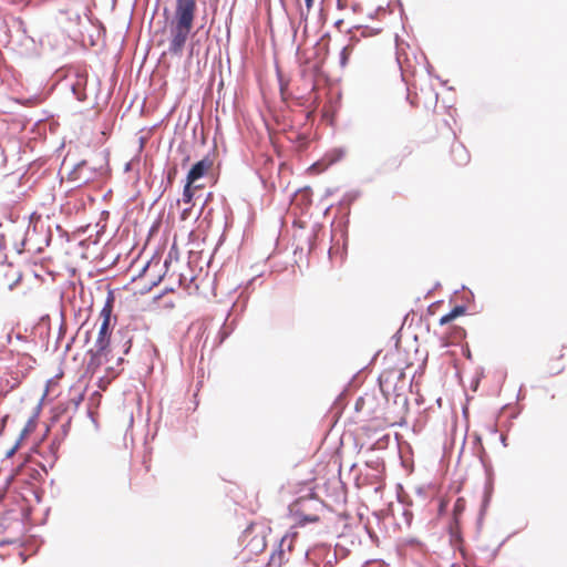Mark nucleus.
Segmentation results:
<instances>
[{
	"label": "nucleus",
	"mask_w": 567,
	"mask_h": 567,
	"mask_svg": "<svg viewBox=\"0 0 567 567\" xmlns=\"http://www.w3.org/2000/svg\"><path fill=\"white\" fill-rule=\"evenodd\" d=\"M6 249V237L3 234L0 235V251Z\"/></svg>",
	"instance_id": "nucleus-21"
},
{
	"label": "nucleus",
	"mask_w": 567,
	"mask_h": 567,
	"mask_svg": "<svg viewBox=\"0 0 567 567\" xmlns=\"http://www.w3.org/2000/svg\"><path fill=\"white\" fill-rule=\"evenodd\" d=\"M209 166L210 163L207 159L198 161L189 169L186 177V182L194 184L196 181H198L206 174Z\"/></svg>",
	"instance_id": "nucleus-5"
},
{
	"label": "nucleus",
	"mask_w": 567,
	"mask_h": 567,
	"mask_svg": "<svg viewBox=\"0 0 567 567\" xmlns=\"http://www.w3.org/2000/svg\"><path fill=\"white\" fill-rule=\"evenodd\" d=\"M451 154L453 161L460 166L466 165L470 162V153L461 143H455L452 145Z\"/></svg>",
	"instance_id": "nucleus-6"
},
{
	"label": "nucleus",
	"mask_w": 567,
	"mask_h": 567,
	"mask_svg": "<svg viewBox=\"0 0 567 567\" xmlns=\"http://www.w3.org/2000/svg\"><path fill=\"white\" fill-rule=\"evenodd\" d=\"M194 24L172 21L171 23V41L168 52L172 55H182L186 41L193 30Z\"/></svg>",
	"instance_id": "nucleus-1"
},
{
	"label": "nucleus",
	"mask_w": 567,
	"mask_h": 567,
	"mask_svg": "<svg viewBox=\"0 0 567 567\" xmlns=\"http://www.w3.org/2000/svg\"><path fill=\"white\" fill-rule=\"evenodd\" d=\"M327 558L328 563L330 564L331 561L337 560V555L336 553H328Z\"/></svg>",
	"instance_id": "nucleus-23"
},
{
	"label": "nucleus",
	"mask_w": 567,
	"mask_h": 567,
	"mask_svg": "<svg viewBox=\"0 0 567 567\" xmlns=\"http://www.w3.org/2000/svg\"><path fill=\"white\" fill-rule=\"evenodd\" d=\"M197 10L196 0H176L172 21L194 24Z\"/></svg>",
	"instance_id": "nucleus-3"
},
{
	"label": "nucleus",
	"mask_w": 567,
	"mask_h": 567,
	"mask_svg": "<svg viewBox=\"0 0 567 567\" xmlns=\"http://www.w3.org/2000/svg\"><path fill=\"white\" fill-rule=\"evenodd\" d=\"M460 501H461V499H457V502H456V504H455V507H454V509H455V511L461 509Z\"/></svg>",
	"instance_id": "nucleus-26"
},
{
	"label": "nucleus",
	"mask_w": 567,
	"mask_h": 567,
	"mask_svg": "<svg viewBox=\"0 0 567 567\" xmlns=\"http://www.w3.org/2000/svg\"><path fill=\"white\" fill-rule=\"evenodd\" d=\"M466 307L465 306H455L449 313L444 315L440 319V324H446L451 322L452 320L456 319L457 317L465 313Z\"/></svg>",
	"instance_id": "nucleus-8"
},
{
	"label": "nucleus",
	"mask_w": 567,
	"mask_h": 567,
	"mask_svg": "<svg viewBox=\"0 0 567 567\" xmlns=\"http://www.w3.org/2000/svg\"><path fill=\"white\" fill-rule=\"evenodd\" d=\"M161 280H162V276H158L156 279L152 280L147 287H145L144 291L145 292L150 291L153 287L157 286Z\"/></svg>",
	"instance_id": "nucleus-18"
},
{
	"label": "nucleus",
	"mask_w": 567,
	"mask_h": 567,
	"mask_svg": "<svg viewBox=\"0 0 567 567\" xmlns=\"http://www.w3.org/2000/svg\"><path fill=\"white\" fill-rule=\"evenodd\" d=\"M360 193L357 190L347 193L343 198L340 200L341 206H349L351 203H353L358 197Z\"/></svg>",
	"instance_id": "nucleus-12"
},
{
	"label": "nucleus",
	"mask_w": 567,
	"mask_h": 567,
	"mask_svg": "<svg viewBox=\"0 0 567 567\" xmlns=\"http://www.w3.org/2000/svg\"><path fill=\"white\" fill-rule=\"evenodd\" d=\"M128 349H130V346H127L124 350V353H127L128 352Z\"/></svg>",
	"instance_id": "nucleus-28"
},
{
	"label": "nucleus",
	"mask_w": 567,
	"mask_h": 567,
	"mask_svg": "<svg viewBox=\"0 0 567 567\" xmlns=\"http://www.w3.org/2000/svg\"><path fill=\"white\" fill-rule=\"evenodd\" d=\"M19 445H20V440H17L16 444L7 452V454H6L7 457L13 456V454L18 450Z\"/></svg>",
	"instance_id": "nucleus-19"
},
{
	"label": "nucleus",
	"mask_w": 567,
	"mask_h": 567,
	"mask_svg": "<svg viewBox=\"0 0 567 567\" xmlns=\"http://www.w3.org/2000/svg\"><path fill=\"white\" fill-rule=\"evenodd\" d=\"M318 520H319V517L316 516V515H303L302 518L300 519V523L301 524L315 523V522H318Z\"/></svg>",
	"instance_id": "nucleus-15"
},
{
	"label": "nucleus",
	"mask_w": 567,
	"mask_h": 567,
	"mask_svg": "<svg viewBox=\"0 0 567 567\" xmlns=\"http://www.w3.org/2000/svg\"><path fill=\"white\" fill-rule=\"evenodd\" d=\"M233 331V328H229L227 327V323L224 322L223 327L220 328V330L218 331V343H223L225 341V339Z\"/></svg>",
	"instance_id": "nucleus-13"
},
{
	"label": "nucleus",
	"mask_w": 567,
	"mask_h": 567,
	"mask_svg": "<svg viewBox=\"0 0 567 567\" xmlns=\"http://www.w3.org/2000/svg\"><path fill=\"white\" fill-rule=\"evenodd\" d=\"M72 93L78 101H85L86 94L84 89L81 87V81L79 80L75 84H72Z\"/></svg>",
	"instance_id": "nucleus-10"
},
{
	"label": "nucleus",
	"mask_w": 567,
	"mask_h": 567,
	"mask_svg": "<svg viewBox=\"0 0 567 567\" xmlns=\"http://www.w3.org/2000/svg\"><path fill=\"white\" fill-rule=\"evenodd\" d=\"M192 183L186 182L184 186L182 200L185 204H189L193 200L194 190L192 189Z\"/></svg>",
	"instance_id": "nucleus-11"
},
{
	"label": "nucleus",
	"mask_w": 567,
	"mask_h": 567,
	"mask_svg": "<svg viewBox=\"0 0 567 567\" xmlns=\"http://www.w3.org/2000/svg\"><path fill=\"white\" fill-rule=\"evenodd\" d=\"M305 3H306V6H307V8L309 9V8H311V7H312V4H313V0H305Z\"/></svg>",
	"instance_id": "nucleus-25"
},
{
	"label": "nucleus",
	"mask_w": 567,
	"mask_h": 567,
	"mask_svg": "<svg viewBox=\"0 0 567 567\" xmlns=\"http://www.w3.org/2000/svg\"><path fill=\"white\" fill-rule=\"evenodd\" d=\"M28 432H29V427H28V426H25V427L21 431L20 436H19V439H18V440H20V443H21V442H22V440L25 437V435L28 434Z\"/></svg>",
	"instance_id": "nucleus-22"
},
{
	"label": "nucleus",
	"mask_w": 567,
	"mask_h": 567,
	"mask_svg": "<svg viewBox=\"0 0 567 567\" xmlns=\"http://www.w3.org/2000/svg\"><path fill=\"white\" fill-rule=\"evenodd\" d=\"M110 346V324L102 322L94 347L87 351L91 357L90 365L100 364V358Z\"/></svg>",
	"instance_id": "nucleus-2"
},
{
	"label": "nucleus",
	"mask_w": 567,
	"mask_h": 567,
	"mask_svg": "<svg viewBox=\"0 0 567 567\" xmlns=\"http://www.w3.org/2000/svg\"><path fill=\"white\" fill-rule=\"evenodd\" d=\"M114 297L112 292H109L106 301L101 310L102 322L111 324V317L113 311Z\"/></svg>",
	"instance_id": "nucleus-7"
},
{
	"label": "nucleus",
	"mask_w": 567,
	"mask_h": 567,
	"mask_svg": "<svg viewBox=\"0 0 567 567\" xmlns=\"http://www.w3.org/2000/svg\"><path fill=\"white\" fill-rule=\"evenodd\" d=\"M346 155V150L342 147L333 148L330 152L326 154L324 159L328 162L329 165L334 164L342 159Z\"/></svg>",
	"instance_id": "nucleus-9"
},
{
	"label": "nucleus",
	"mask_w": 567,
	"mask_h": 567,
	"mask_svg": "<svg viewBox=\"0 0 567 567\" xmlns=\"http://www.w3.org/2000/svg\"><path fill=\"white\" fill-rule=\"evenodd\" d=\"M176 174H177V167L176 166H174V167L168 169V172H167V182H168V184L173 183Z\"/></svg>",
	"instance_id": "nucleus-16"
},
{
	"label": "nucleus",
	"mask_w": 567,
	"mask_h": 567,
	"mask_svg": "<svg viewBox=\"0 0 567 567\" xmlns=\"http://www.w3.org/2000/svg\"><path fill=\"white\" fill-rule=\"evenodd\" d=\"M95 176V171L87 167L86 161H81L74 165L69 174V179L76 183L78 186L87 184Z\"/></svg>",
	"instance_id": "nucleus-4"
},
{
	"label": "nucleus",
	"mask_w": 567,
	"mask_h": 567,
	"mask_svg": "<svg viewBox=\"0 0 567 567\" xmlns=\"http://www.w3.org/2000/svg\"><path fill=\"white\" fill-rule=\"evenodd\" d=\"M305 498H298L293 504L290 505V512H298V509L301 507L302 503H305Z\"/></svg>",
	"instance_id": "nucleus-17"
},
{
	"label": "nucleus",
	"mask_w": 567,
	"mask_h": 567,
	"mask_svg": "<svg viewBox=\"0 0 567 567\" xmlns=\"http://www.w3.org/2000/svg\"><path fill=\"white\" fill-rule=\"evenodd\" d=\"M11 340H12V336H11V332H9L7 336H6V342L2 344L3 347L7 346V344H10L11 343Z\"/></svg>",
	"instance_id": "nucleus-24"
},
{
	"label": "nucleus",
	"mask_w": 567,
	"mask_h": 567,
	"mask_svg": "<svg viewBox=\"0 0 567 567\" xmlns=\"http://www.w3.org/2000/svg\"><path fill=\"white\" fill-rule=\"evenodd\" d=\"M501 441H502L503 445L506 446V437L504 435L501 436Z\"/></svg>",
	"instance_id": "nucleus-27"
},
{
	"label": "nucleus",
	"mask_w": 567,
	"mask_h": 567,
	"mask_svg": "<svg viewBox=\"0 0 567 567\" xmlns=\"http://www.w3.org/2000/svg\"><path fill=\"white\" fill-rule=\"evenodd\" d=\"M348 59H349L348 48L344 47L341 50V52H340V64H341V66H344L347 64Z\"/></svg>",
	"instance_id": "nucleus-14"
},
{
	"label": "nucleus",
	"mask_w": 567,
	"mask_h": 567,
	"mask_svg": "<svg viewBox=\"0 0 567 567\" xmlns=\"http://www.w3.org/2000/svg\"><path fill=\"white\" fill-rule=\"evenodd\" d=\"M24 245H25V238H22L21 243L16 245V250L18 254H21L23 251Z\"/></svg>",
	"instance_id": "nucleus-20"
}]
</instances>
